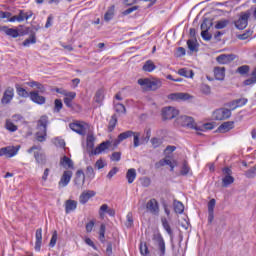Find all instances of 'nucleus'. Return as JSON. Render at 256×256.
<instances>
[{"label": "nucleus", "mask_w": 256, "mask_h": 256, "mask_svg": "<svg viewBox=\"0 0 256 256\" xmlns=\"http://www.w3.org/2000/svg\"><path fill=\"white\" fill-rule=\"evenodd\" d=\"M47 125H49V117L46 115L41 116L37 121L36 139L39 143H43L47 140Z\"/></svg>", "instance_id": "obj_1"}, {"label": "nucleus", "mask_w": 256, "mask_h": 256, "mask_svg": "<svg viewBox=\"0 0 256 256\" xmlns=\"http://www.w3.org/2000/svg\"><path fill=\"white\" fill-rule=\"evenodd\" d=\"M138 85L144 89H148L149 91H157V89H161L163 82H161L159 79L151 80L149 78H141L138 79Z\"/></svg>", "instance_id": "obj_2"}, {"label": "nucleus", "mask_w": 256, "mask_h": 256, "mask_svg": "<svg viewBox=\"0 0 256 256\" xmlns=\"http://www.w3.org/2000/svg\"><path fill=\"white\" fill-rule=\"evenodd\" d=\"M28 153H34V159L38 165H46L47 156L43 152L41 145H34L28 149Z\"/></svg>", "instance_id": "obj_3"}, {"label": "nucleus", "mask_w": 256, "mask_h": 256, "mask_svg": "<svg viewBox=\"0 0 256 256\" xmlns=\"http://www.w3.org/2000/svg\"><path fill=\"white\" fill-rule=\"evenodd\" d=\"M178 125L181 127H187L188 129H195V131H201V128L197 126L193 117L180 116L177 118Z\"/></svg>", "instance_id": "obj_4"}, {"label": "nucleus", "mask_w": 256, "mask_h": 256, "mask_svg": "<svg viewBox=\"0 0 256 256\" xmlns=\"http://www.w3.org/2000/svg\"><path fill=\"white\" fill-rule=\"evenodd\" d=\"M69 127L78 135H86L87 129H89V124L85 122H73L69 124Z\"/></svg>", "instance_id": "obj_5"}, {"label": "nucleus", "mask_w": 256, "mask_h": 256, "mask_svg": "<svg viewBox=\"0 0 256 256\" xmlns=\"http://www.w3.org/2000/svg\"><path fill=\"white\" fill-rule=\"evenodd\" d=\"M177 115H179V110H177V108L175 107L168 106L162 109L163 121H167L169 119H175Z\"/></svg>", "instance_id": "obj_6"}, {"label": "nucleus", "mask_w": 256, "mask_h": 256, "mask_svg": "<svg viewBox=\"0 0 256 256\" xmlns=\"http://www.w3.org/2000/svg\"><path fill=\"white\" fill-rule=\"evenodd\" d=\"M250 16H251V14H249L248 12H242L240 14L239 19L235 21L236 29H240V30L245 29L247 27V25L249 24Z\"/></svg>", "instance_id": "obj_7"}, {"label": "nucleus", "mask_w": 256, "mask_h": 256, "mask_svg": "<svg viewBox=\"0 0 256 256\" xmlns=\"http://www.w3.org/2000/svg\"><path fill=\"white\" fill-rule=\"evenodd\" d=\"M231 117V111L227 108H220L213 112V118L215 121H225Z\"/></svg>", "instance_id": "obj_8"}, {"label": "nucleus", "mask_w": 256, "mask_h": 256, "mask_svg": "<svg viewBox=\"0 0 256 256\" xmlns=\"http://www.w3.org/2000/svg\"><path fill=\"white\" fill-rule=\"evenodd\" d=\"M146 209L152 215H159V202L157 199L152 198L146 203Z\"/></svg>", "instance_id": "obj_9"}, {"label": "nucleus", "mask_w": 256, "mask_h": 256, "mask_svg": "<svg viewBox=\"0 0 256 256\" xmlns=\"http://www.w3.org/2000/svg\"><path fill=\"white\" fill-rule=\"evenodd\" d=\"M13 97H15V90L11 87H8L2 96L1 103L2 105H9L11 101H13Z\"/></svg>", "instance_id": "obj_10"}, {"label": "nucleus", "mask_w": 256, "mask_h": 256, "mask_svg": "<svg viewBox=\"0 0 256 256\" xmlns=\"http://www.w3.org/2000/svg\"><path fill=\"white\" fill-rule=\"evenodd\" d=\"M19 149H21V146H7L2 148V153L3 156L11 158L19 153Z\"/></svg>", "instance_id": "obj_11"}, {"label": "nucleus", "mask_w": 256, "mask_h": 256, "mask_svg": "<svg viewBox=\"0 0 256 256\" xmlns=\"http://www.w3.org/2000/svg\"><path fill=\"white\" fill-rule=\"evenodd\" d=\"M133 135H135V132H133L131 130L120 133L118 135V138L113 141V146L118 147L119 144L122 143V141H125V139H129V138L133 137Z\"/></svg>", "instance_id": "obj_12"}, {"label": "nucleus", "mask_w": 256, "mask_h": 256, "mask_svg": "<svg viewBox=\"0 0 256 256\" xmlns=\"http://www.w3.org/2000/svg\"><path fill=\"white\" fill-rule=\"evenodd\" d=\"M235 59V54H221L216 58V61L220 63V65H227L231 63V61H235Z\"/></svg>", "instance_id": "obj_13"}, {"label": "nucleus", "mask_w": 256, "mask_h": 256, "mask_svg": "<svg viewBox=\"0 0 256 256\" xmlns=\"http://www.w3.org/2000/svg\"><path fill=\"white\" fill-rule=\"evenodd\" d=\"M0 31L5 33L8 37H12V39H17L19 37V29L17 28H9L8 26H1Z\"/></svg>", "instance_id": "obj_14"}, {"label": "nucleus", "mask_w": 256, "mask_h": 256, "mask_svg": "<svg viewBox=\"0 0 256 256\" xmlns=\"http://www.w3.org/2000/svg\"><path fill=\"white\" fill-rule=\"evenodd\" d=\"M71 177H73V172L71 170L64 171L59 181V187H67V185H69L71 182Z\"/></svg>", "instance_id": "obj_15"}, {"label": "nucleus", "mask_w": 256, "mask_h": 256, "mask_svg": "<svg viewBox=\"0 0 256 256\" xmlns=\"http://www.w3.org/2000/svg\"><path fill=\"white\" fill-rule=\"evenodd\" d=\"M152 239L158 243L160 256H165V240H163V236H161V234H154Z\"/></svg>", "instance_id": "obj_16"}, {"label": "nucleus", "mask_w": 256, "mask_h": 256, "mask_svg": "<svg viewBox=\"0 0 256 256\" xmlns=\"http://www.w3.org/2000/svg\"><path fill=\"white\" fill-rule=\"evenodd\" d=\"M111 147V141L102 142L99 146H97L94 150L90 151V155H99L103 153V151H107Z\"/></svg>", "instance_id": "obj_17"}, {"label": "nucleus", "mask_w": 256, "mask_h": 256, "mask_svg": "<svg viewBox=\"0 0 256 256\" xmlns=\"http://www.w3.org/2000/svg\"><path fill=\"white\" fill-rule=\"evenodd\" d=\"M30 99L37 105H45L46 98L39 95V91L30 92Z\"/></svg>", "instance_id": "obj_18"}, {"label": "nucleus", "mask_w": 256, "mask_h": 256, "mask_svg": "<svg viewBox=\"0 0 256 256\" xmlns=\"http://www.w3.org/2000/svg\"><path fill=\"white\" fill-rule=\"evenodd\" d=\"M95 195L96 193L93 190L84 191L79 197V202L81 203V205H85V203H87V201H89L91 197H95Z\"/></svg>", "instance_id": "obj_19"}, {"label": "nucleus", "mask_w": 256, "mask_h": 256, "mask_svg": "<svg viewBox=\"0 0 256 256\" xmlns=\"http://www.w3.org/2000/svg\"><path fill=\"white\" fill-rule=\"evenodd\" d=\"M36 242H35V251H41V243L43 241V229L39 228L36 230Z\"/></svg>", "instance_id": "obj_20"}, {"label": "nucleus", "mask_w": 256, "mask_h": 256, "mask_svg": "<svg viewBox=\"0 0 256 256\" xmlns=\"http://www.w3.org/2000/svg\"><path fill=\"white\" fill-rule=\"evenodd\" d=\"M75 209H77V201L71 199L65 201V213L67 215L75 211Z\"/></svg>", "instance_id": "obj_21"}, {"label": "nucleus", "mask_w": 256, "mask_h": 256, "mask_svg": "<svg viewBox=\"0 0 256 256\" xmlns=\"http://www.w3.org/2000/svg\"><path fill=\"white\" fill-rule=\"evenodd\" d=\"M178 75L186 77V79H193L195 73L189 68H181L178 70Z\"/></svg>", "instance_id": "obj_22"}, {"label": "nucleus", "mask_w": 256, "mask_h": 256, "mask_svg": "<svg viewBox=\"0 0 256 256\" xmlns=\"http://www.w3.org/2000/svg\"><path fill=\"white\" fill-rule=\"evenodd\" d=\"M234 124L233 121L224 122L218 127V131H220V133H227V131L233 129Z\"/></svg>", "instance_id": "obj_23"}, {"label": "nucleus", "mask_w": 256, "mask_h": 256, "mask_svg": "<svg viewBox=\"0 0 256 256\" xmlns=\"http://www.w3.org/2000/svg\"><path fill=\"white\" fill-rule=\"evenodd\" d=\"M172 101H187L189 99V94L187 93H175L170 95Z\"/></svg>", "instance_id": "obj_24"}, {"label": "nucleus", "mask_w": 256, "mask_h": 256, "mask_svg": "<svg viewBox=\"0 0 256 256\" xmlns=\"http://www.w3.org/2000/svg\"><path fill=\"white\" fill-rule=\"evenodd\" d=\"M161 223L163 229L170 235V237L173 235V230L171 229V225L169 224V221L167 220V217L162 216L161 217Z\"/></svg>", "instance_id": "obj_25"}, {"label": "nucleus", "mask_w": 256, "mask_h": 256, "mask_svg": "<svg viewBox=\"0 0 256 256\" xmlns=\"http://www.w3.org/2000/svg\"><path fill=\"white\" fill-rule=\"evenodd\" d=\"M56 93H60V95H64L65 99H70L73 101V99H75V97H77V93L75 92H69L67 90H63V89H56Z\"/></svg>", "instance_id": "obj_26"}, {"label": "nucleus", "mask_w": 256, "mask_h": 256, "mask_svg": "<svg viewBox=\"0 0 256 256\" xmlns=\"http://www.w3.org/2000/svg\"><path fill=\"white\" fill-rule=\"evenodd\" d=\"M142 69L146 73H151V72H153V71H155L157 69V66H155V63H153L151 60H147L144 63Z\"/></svg>", "instance_id": "obj_27"}, {"label": "nucleus", "mask_w": 256, "mask_h": 256, "mask_svg": "<svg viewBox=\"0 0 256 256\" xmlns=\"http://www.w3.org/2000/svg\"><path fill=\"white\" fill-rule=\"evenodd\" d=\"M60 165H62V167H64V169H73V160H71V158L64 156L61 160H60Z\"/></svg>", "instance_id": "obj_28"}, {"label": "nucleus", "mask_w": 256, "mask_h": 256, "mask_svg": "<svg viewBox=\"0 0 256 256\" xmlns=\"http://www.w3.org/2000/svg\"><path fill=\"white\" fill-rule=\"evenodd\" d=\"M126 179L129 184L133 183V181H135V179H137V171L134 168L128 169V171L126 173Z\"/></svg>", "instance_id": "obj_29"}, {"label": "nucleus", "mask_w": 256, "mask_h": 256, "mask_svg": "<svg viewBox=\"0 0 256 256\" xmlns=\"http://www.w3.org/2000/svg\"><path fill=\"white\" fill-rule=\"evenodd\" d=\"M16 92L19 97H23L24 99H27V97H31V93L25 90V88L19 86V84H16Z\"/></svg>", "instance_id": "obj_30"}, {"label": "nucleus", "mask_w": 256, "mask_h": 256, "mask_svg": "<svg viewBox=\"0 0 256 256\" xmlns=\"http://www.w3.org/2000/svg\"><path fill=\"white\" fill-rule=\"evenodd\" d=\"M103 99H105V90L103 89H99L94 97V100L96 103H98L99 105L103 104Z\"/></svg>", "instance_id": "obj_31"}, {"label": "nucleus", "mask_w": 256, "mask_h": 256, "mask_svg": "<svg viewBox=\"0 0 256 256\" xmlns=\"http://www.w3.org/2000/svg\"><path fill=\"white\" fill-rule=\"evenodd\" d=\"M214 76L217 81H223L225 79V69L224 68H215Z\"/></svg>", "instance_id": "obj_32"}, {"label": "nucleus", "mask_w": 256, "mask_h": 256, "mask_svg": "<svg viewBox=\"0 0 256 256\" xmlns=\"http://www.w3.org/2000/svg\"><path fill=\"white\" fill-rule=\"evenodd\" d=\"M113 17H115V6H112L107 10L104 15V21H106V23H109V21H111Z\"/></svg>", "instance_id": "obj_33"}, {"label": "nucleus", "mask_w": 256, "mask_h": 256, "mask_svg": "<svg viewBox=\"0 0 256 256\" xmlns=\"http://www.w3.org/2000/svg\"><path fill=\"white\" fill-rule=\"evenodd\" d=\"M174 211L175 213H178V215L183 214L185 211V206L181 203V201H174Z\"/></svg>", "instance_id": "obj_34"}, {"label": "nucleus", "mask_w": 256, "mask_h": 256, "mask_svg": "<svg viewBox=\"0 0 256 256\" xmlns=\"http://www.w3.org/2000/svg\"><path fill=\"white\" fill-rule=\"evenodd\" d=\"M5 127L7 131H10V133H15V131L18 129L17 125H15V122H12L11 119L6 120Z\"/></svg>", "instance_id": "obj_35"}, {"label": "nucleus", "mask_w": 256, "mask_h": 256, "mask_svg": "<svg viewBox=\"0 0 256 256\" xmlns=\"http://www.w3.org/2000/svg\"><path fill=\"white\" fill-rule=\"evenodd\" d=\"M187 45H188V49L192 53L199 51L198 49L199 45L197 44V40L190 39L187 41Z\"/></svg>", "instance_id": "obj_36"}, {"label": "nucleus", "mask_w": 256, "mask_h": 256, "mask_svg": "<svg viewBox=\"0 0 256 256\" xmlns=\"http://www.w3.org/2000/svg\"><path fill=\"white\" fill-rule=\"evenodd\" d=\"M247 98H239L234 101H232V105H235L232 109H237V107H243L247 105Z\"/></svg>", "instance_id": "obj_37"}, {"label": "nucleus", "mask_w": 256, "mask_h": 256, "mask_svg": "<svg viewBox=\"0 0 256 256\" xmlns=\"http://www.w3.org/2000/svg\"><path fill=\"white\" fill-rule=\"evenodd\" d=\"M86 145H87V149L94 151L93 149L95 147V136H93L92 134H89L86 139Z\"/></svg>", "instance_id": "obj_38"}, {"label": "nucleus", "mask_w": 256, "mask_h": 256, "mask_svg": "<svg viewBox=\"0 0 256 256\" xmlns=\"http://www.w3.org/2000/svg\"><path fill=\"white\" fill-rule=\"evenodd\" d=\"M256 83V67L254 68V70L251 73V78L246 79L243 84L246 86L249 85H255Z\"/></svg>", "instance_id": "obj_39"}, {"label": "nucleus", "mask_w": 256, "mask_h": 256, "mask_svg": "<svg viewBox=\"0 0 256 256\" xmlns=\"http://www.w3.org/2000/svg\"><path fill=\"white\" fill-rule=\"evenodd\" d=\"M249 71H251V67L249 65H242L236 69V73L239 75H248Z\"/></svg>", "instance_id": "obj_40"}, {"label": "nucleus", "mask_w": 256, "mask_h": 256, "mask_svg": "<svg viewBox=\"0 0 256 256\" xmlns=\"http://www.w3.org/2000/svg\"><path fill=\"white\" fill-rule=\"evenodd\" d=\"M211 27H213V22L211 20H209V18H205L203 20V23L200 26V29L202 31H209V29H211Z\"/></svg>", "instance_id": "obj_41"}, {"label": "nucleus", "mask_w": 256, "mask_h": 256, "mask_svg": "<svg viewBox=\"0 0 256 256\" xmlns=\"http://www.w3.org/2000/svg\"><path fill=\"white\" fill-rule=\"evenodd\" d=\"M117 127V115H112L108 124V131L111 133Z\"/></svg>", "instance_id": "obj_42"}, {"label": "nucleus", "mask_w": 256, "mask_h": 256, "mask_svg": "<svg viewBox=\"0 0 256 256\" xmlns=\"http://www.w3.org/2000/svg\"><path fill=\"white\" fill-rule=\"evenodd\" d=\"M35 43H37V38H36L35 34H32L29 38L24 40L22 45L24 47H29L30 45H35Z\"/></svg>", "instance_id": "obj_43"}, {"label": "nucleus", "mask_w": 256, "mask_h": 256, "mask_svg": "<svg viewBox=\"0 0 256 256\" xmlns=\"http://www.w3.org/2000/svg\"><path fill=\"white\" fill-rule=\"evenodd\" d=\"M27 85H29V87H36L39 90L40 93L45 92V86H43V84H41L37 81L28 82Z\"/></svg>", "instance_id": "obj_44"}, {"label": "nucleus", "mask_w": 256, "mask_h": 256, "mask_svg": "<svg viewBox=\"0 0 256 256\" xmlns=\"http://www.w3.org/2000/svg\"><path fill=\"white\" fill-rule=\"evenodd\" d=\"M149 139H151V128H147L144 130V135L141 137V143H149Z\"/></svg>", "instance_id": "obj_45"}, {"label": "nucleus", "mask_w": 256, "mask_h": 256, "mask_svg": "<svg viewBox=\"0 0 256 256\" xmlns=\"http://www.w3.org/2000/svg\"><path fill=\"white\" fill-rule=\"evenodd\" d=\"M232 183H235V178H233V176L225 175L222 179L223 187H229Z\"/></svg>", "instance_id": "obj_46"}, {"label": "nucleus", "mask_w": 256, "mask_h": 256, "mask_svg": "<svg viewBox=\"0 0 256 256\" xmlns=\"http://www.w3.org/2000/svg\"><path fill=\"white\" fill-rule=\"evenodd\" d=\"M139 249L142 256L149 255V247L147 246L146 242H141Z\"/></svg>", "instance_id": "obj_47"}, {"label": "nucleus", "mask_w": 256, "mask_h": 256, "mask_svg": "<svg viewBox=\"0 0 256 256\" xmlns=\"http://www.w3.org/2000/svg\"><path fill=\"white\" fill-rule=\"evenodd\" d=\"M106 229H107V227L105 226V224L100 225L99 240L101 241V243H105V231H106Z\"/></svg>", "instance_id": "obj_48"}, {"label": "nucleus", "mask_w": 256, "mask_h": 256, "mask_svg": "<svg viewBox=\"0 0 256 256\" xmlns=\"http://www.w3.org/2000/svg\"><path fill=\"white\" fill-rule=\"evenodd\" d=\"M10 120L16 124L25 123V118L21 114H14Z\"/></svg>", "instance_id": "obj_49"}, {"label": "nucleus", "mask_w": 256, "mask_h": 256, "mask_svg": "<svg viewBox=\"0 0 256 256\" xmlns=\"http://www.w3.org/2000/svg\"><path fill=\"white\" fill-rule=\"evenodd\" d=\"M189 171H191V168L189 167V164H187V161H184L180 170V175H189Z\"/></svg>", "instance_id": "obj_50"}, {"label": "nucleus", "mask_w": 256, "mask_h": 256, "mask_svg": "<svg viewBox=\"0 0 256 256\" xmlns=\"http://www.w3.org/2000/svg\"><path fill=\"white\" fill-rule=\"evenodd\" d=\"M132 137H134V139H133V147L134 148L139 147V145H141V142H140V139H139V137H141V133L140 132H134Z\"/></svg>", "instance_id": "obj_51"}, {"label": "nucleus", "mask_w": 256, "mask_h": 256, "mask_svg": "<svg viewBox=\"0 0 256 256\" xmlns=\"http://www.w3.org/2000/svg\"><path fill=\"white\" fill-rule=\"evenodd\" d=\"M245 176L247 177V179H253L256 176V166L250 168L249 170H247L245 172Z\"/></svg>", "instance_id": "obj_52"}, {"label": "nucleus", "mask_w": 256, "mask_h": 256, "mask_svg": "<svg viewBox=\"0 0 256 256\" xmlns=\"http://www.w3.org/2000/svg\"><path fill=\"white\" fill-rule=\"evenodd\" d=\"M200 91L201 93H203L204 95H211V86L207 85V84H202L200 86Z\"/></svg>", "instance_id": "obj_53"}, {"label": "nucleus", "mask_w": 256, "mask_h": 256, "mask_svg": "<svg viewBox=\"0 0 256 256\" xmlns=\"http://www.w3.org/2000/svg\"><path fill=\"white\" fill-rule=\"evenodd\" d=\"M227 25H229L228 20H220L216 23L215 29H225V27H227Z\"/></svg>", "instance_id": "obj_54"}, {"label": "nucleus", "mask_w": 256, "mask_h": 256, "mask_svg": "<svg viewBox=\"0 0 256 256\" xmlns=\"http://www.w3.org/2000/svg\"><path fill=\"white\" fill-rule=\"evenodd\" d=\"M114 109L116 111V113H125L126 109H125V105L121 104V103H114Z\"/></svg>", "instance_id": "obj_55"}, {"label": "nucleus", "mask_w": 256, "mask_h": 256, "mask_svg": "<svg viewBox=\"0 0 256 256\" xmlns=\"http://www.w3.org/2000/svg\"><path fill=\"white\" fill-rule=\"evenodd\" d=\"M86 175L89 179H95V170L93 169V166H88L86 168Z\"/></svg>", "instance_id": "obj_56"}, {"label": "nucleus", "mask_w": 256, "mask_h": 256, "mask_svg": "<svg viewBox=\"0 0 256 256\" xmlns=\"http://www.w3.org/2000/svg\"><path fill=\"white\" fill-rule=\"evenodd\" d=\"M201 37L204 41H211L213 36L209 33V30H202Z\"/></svg>", "instance_id": "obj_57"}, {"label": "nucleus", "mask_w": 256, "mask_h": 256, "mask_svg": "<svg viewBox=\"0 0 256 256\" xmlns=\"http://www.w3.org/2000/svg\"><path fill=\"white\" fill-rule=\"evenodd\" d=\"M117 173H119V168L117 167H113L109 173L107 174V179H113V177H115V175H117Z\"/></svg>", "instance_id": "obj_58"}, {"label": "nucleus", "mask_w": 256, "mask_h": 256, "mask_svg": "<svg viewBox=\"0 0 256 256\" xmlns=\"http://www.w3.org/2000/svg\"><path fill=\"white\" fill-rule=\"evenodd\" d=\"M18 23H23V21H27V17L25 15V10H19Z\"/></svg>", "instance_id": "obj_59"}, {"label": "nucleus", "mask_w": 256, "mask_h": 256, "mask_svg": "<svg viewBox=\"0 0 256 256\" xmlns=\"http://www.w3.org/2000/svg\"><path fill=\"white\" fill-rule=\"evenodd\" d=\"M54 104H55L56 113H59V111H61V109H63V102L60 99H56Z\"/></svg>", "instance_id": "obj_60"}, {"label": "nucleus", "mask_w": 256, "mask_h": 256, "mask_svg": "<svg viewBox=\"0 0 256 256\" xmlns=\"http://www.w3.org/2000/svg\"><path fill=\"white\" fill-rule=\"evenodd\" d=\"M126 219H127L126 226L133 227V213L129 212L126 216Z\"/></svg>", "instance_id": "obj_61"}, {"label": "nucleus", "mask_w": 256, "mask_h": 256, "mask_svg": "<svg viewBox=\"0 0 256 256\" xmlns=\"http://www.w3.org/2000/svg\"><path fill=\"white\" fill-rule=\"evenodd\" d=\"M110 159H111V161H116V162L121 161V152L112 153Z\"/></svg>", "instance_id": "obj_62"}, {"label": "nucleus", "mask_w": 256, "mask_h": 256, "mask_svg": "<svg viewBox=\"0 0 256 256\" xmlns=\"http://www.w3.org/2000/svg\"><path fill=\"white\" fill-rule=\"evenodd\" d=\"M57 245V231H54L50 240V247Z\"/></svg>", "instance_id": "obj_63"}, {"label": "nucleus", "mask_w": 256, "mask_h": 256, "mask_svg": "<svg viewBox=\"0 0 256 256\" xmlns=\"http://www.w3.org/2000/svg\"><path fill=\"white\" fill-rule=\"evenodd\" d=\"M151 144L153 145L154 149H157L161 145V139L159 138H152Z\"/></svg>", "instance_id": "obj_64"}]
</instances>
